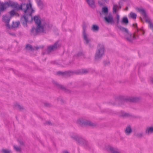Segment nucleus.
<instances>
[{
    "instance_id": "e433bc0d",
    "label": "nucleus",
    "mask_w": 153,
    "mask_h": 153,
    "mask_svg": "<svg viewBox=\"0 0 153 153\" xmlns=\"http://www.w3.org/2000/svg\"><path fill=\"white\" fill-rule=\"evenodd\" d=\"M109 63V62L108 61L104 62V64L105 65H108Z\"/></svg>"
},
{
    "instance_id": "37998d69",
    "label": "nucleus",
    "mask_w": 153,
    "mask_h": 153,
    "mask_svg": "<svg viewBox=\"0 0 153 153\" xmlns=\"http://www.w3.org/2000/svg\"><path fill=\"white\" fill-rule=\"evenodd\" d=\"M140 31H141L142 32V34H144V32L143 31H142V30H141Z\"/></svg>"
},
{
    "instance_id": "72a5a7b5",
    "label": "nucleus",
    "mask_w": 153,
    "mask_h": 153,
    "mask_svg": "<svg viewBox=\"0 0 153 153\" xmlns=\"http://www.w3.org/2000/svg\"><path fill=\"white\" fill-rule=\"evenodd\" d=\"M10 14L11 16H13L15 14V12L14 10H12L10 12Z\"/></svg>"
},
{
    "instance_id": "0eeeda50",
    "label": "nucleus",
    "mask_w": 153,
    "mask_h": 153,
    "mask_svg": "<svg viewBox=\"0 0 153 153\" xmlns=\"http://www.w3.org/2000/svg\"><path fill=\"white\" fill-rule=\"evenodd\" d=\"M59 46L58 42H57L54 45L49 46L47 49V51L48 53H49L52 51L55 50Z\"/></svg>"
},
{
    "instance_id": "2eb2a0df",
    "label": "nucleus",
    "mask_w": 153,
    "mask_h": 153,
    "mask_svg": "<svg viewBox=\"0 0 153 153\" xmlns=\"http://www.w3.org/2000/svg\"><path fill=\"white\" fill-rule=\"evenodd\" d=\"M132 131V129L130 126L126 127L125 130V132L127 135H129L131 133Z\"/></svg>"
},
{
    "instance_id": "58836bf2",
    "label": "nucleus",
    "mask_w": 153,
    "mask_h": 153,
    "mask_svg": "<svg viewBox=\"0 0 153 153\" xmlns=\"http://www.w3.org/2000/svg\"><path fill=\"white\" fill-rule=\"evenodd\" d=\"M18 141L20 142V144L22 145L23 144V142L22 141H19V140H18Z\"/></svg>"
},
{
    "instance_id": "aec40b11",
    "label": "nucleus",
    "mask_w": 153,
    "mask_h": 153,
    "mask_svg": "<svg viewBox=\"0 0 153 153\" xmlns=\"http://www.w3.org/2000/svg\"><path fill=\"white\" fill-rule=\"evenodd\" d=\"M58 87L59 88H60L61 89H63V90H64L66 92H67V93H70V91H69L68 89H66L63 86L61 85H58Z\"/></svg>"
},
{
    "instance_id": "4c0bfd02",
    "label": "nucleus",
    "mask_w": 153,
    "mask_h": 153,
    "mask_svg": "<svg viewBox=\"0 0 153 153\" xmlns=\"http://www.w3.org/2000/svg\"><path fill=\"white\" fill-rule=\"evenodd\" d=\"M102 0L106 3H108L109 1V0Z\"/></svg>"
},
{
    "instance_id": "b1692460",
    "label": "nucleus",
    "mask_w": 153,
    "mask_h": 153,
    "mask_svg": "<svg viewBox=\"0 0 153 153\" xmlns=\"http://www.w3.org/2000/svg\"><path fill=\"white\" fill-rule=\"evenodd\" d=\"M70 73H69V72H63L61 71H58L57 73V74L59 75H69V76L70 75V74H69Z\"/></svg>"
},
{
    "instance_id": "49530a36",
    "label": "nucleus",
    "mask_w": 153,
    "mask_h": 153,
    "mask_svg": "<svg viewBox=\"0 0 153 153\" xmlns=\"http://www.w3.org/2000/svg\"><path fill=\"white\" fill-rule=\"evenodd\" d=\"M136 27H137V24H136Z\"/></svg>"
},
{
    "instance_id": "393cba45",
    "label": "nucleus",
    "mask_w": 153,
    "mask_h": 153,
    "mask_svg": "<svg viewBox=\"0 0 153 153\" xmlns=\"http://www.w3.org/2000/svg\"><path fill=\"white\" fill-rule=\"evenodd\" d=\"M13 148L17 152H21V149L20 147L14 145L13 146Z\"/></svg>"
},
{
    "instance_id": "6e6552de",
    "label": "nucleus",
    "mask_w": 153,
    "mask_h": 153,
    "mask_svg": "<svg viewBox=\"0 0 153 153\" xmlns=\"http://www.w3.org/2000/svg\"><path fill=\"white\" fill-rule=\"evenodd\" d=\"M82 36L85 43L86 44H88L91 40L89 38L88 34H87L86 33L84 32L82 33Z\"/></svg>"
},
{
    "instance_id": "ea45409f",
    "label": "nucleus",
    "mask_w": 153,
    "mask_h": 153,
    "mask_svg": "<svg viewBox=\"0 0 153 153\" xmlns=\"http://www.w3.org/2000/svg\"><path fill=\"white\" fill-rule=\"evenodd\" d=\"M150 80H151V82H153V77H151L150 78Z\"/></svg>"
},
{
    "instance_id": "f8f14e48",
    "label": "nucleus",
    "mask_w": 153,
    "mask_h": 153,
    "mask_svg": "<svg viewBox=\"0 0 153 153\" xmlns=\"http://www.w3.org/2000/svg\"><path fill=\"white\" fill-rule=\"evenodd\" d=\"M117 27L120 30H121L123 33L124 34H125V35L126 34H128V31L127 28H124L118 25H117Z\"/></svg>"
},
{
    "instance_id": "a211bd4d",
    "label": "nucleus",
    "mask_w": 153,
    "mask_h": 153,
    "mask_svg": "<svg viewBox=\"0 0 153 153\" xmlns=\"http://www.w3.org/2000/svg\"><path fill=\"white\" fill-rule=\"evenodd\" d=\"M128 23V18L126 17H124L122 19L121 21V24H124L126 25Z\"/></svg>"
},
{
    "instance_id": "c9c22d12",
    "label": "nucleus",
    "mask_w": 153,
    "mask_h": 153,
    "mask_svg": "<svg viewBox=\"0 0 153 153\" xmlns=\"http://www.w3.org/2000/svg\"><path fill=\"white\" fill-rule=\"evenodd\" d=\"M98 3L100 6H102L103 5V3L100 1H98Z\"/></svg>"
},
{
    "instance_id": "ddd939ff",
    "label": "nucleus",
    "mask_w": 153,
    "mask_h": 153,
    "mask_svg": "<svg viewBox=\"0 0 153 153\" xmlns=\"http://www.w3.org/2000/svg\"><path fill=\"white\" fill-rule=\"evenodd\" d=\"M138 100V99L137 97H131L129 98L126 99L125 101L127 102L129 101L131 102H136Z\"/></svg>"
},
{
    "instance_id": "6ab92c4d",
    "label": "nucleus",
    "mask_w": 153,
    "mask_h": 153,
    "mask_svg": "<svg viewBox=\"0 0 153 153\" xmlns=\"http://www.w3.org/2000/svg\"><path fill=\"white\" fill-rule=\"evenodd\" d=\"M36 1L39 7L42 9L43 7V5L42 2L40 0H36Z\"/></svg>"
},
{
    "instance_id": "c03bdc74",
    "label": "nucleus",
    "mask_w": 153,
    "mask_h": 153,
    "mask_svg": "<svg viewBox=\"0 0 153 153\" xmlns=\"http://www.w3.org/2000/svg\"><path fill=\"white\" fill-rule=\"evenodd\" d=\"M64 153H69L67 151H65L64 152Z\"/></svg>"
},
{
    "instance_id": "20e7f679",
    "label": "nucleus",
    "mask_w": 153,
    "mask_h": 153,
    "mask_svg": "<svg viewBox=\"0 0 153 153\" xmlns=\"http://www.w3.org/2000/svg\"><path fill=\"white\" fill-rule=\"evenodd\" d=\"M77 123L80 125H83L93 126L94 124L91 121L85 120L82 118H80L78 119L77 121Z\"/></svg>"
},
{
    "instance_id": "dca6fc26",
    "label": "nucleus",
    "mask_w": 153,
    "mask_h": 153,
    "mask_svg": "<svg viewBox=\"0 0 153 153\" xmlns=\"http://www.w3.org/2000/svg\"><path fill=\"white\" fill-rule=\"evenodd\" d=\"M74 58L79 59L84 57V55L83 53L82 52H78L77 54L75 55L74 56Z\"/></svg>"
},
{
    "instance_id": "2f4dec72",
    "label": "nucleus",
    "mask_w": 153,
    "mask_h": 153,
    "mask_svg": "<svg viewBox=\"0 0 153 153\" xmlns=\"http://www.w3.org/2000/svg\"><path fill=\"white\" fill-rule=\"evenodd\" d=\"M143 133H139L136 134V136L138 137H141L143 136Z\"/></svg>"
},
{
    "instance_id": "7ed1b4c3",
    "label": "nucleus",
    "mask_w": 153,
    "mask_h": 153,
    "mask_svg": "<svg viewBox=\"0 0 153 153\" xmlns=\"http://www.w3.org/2000/svg\"><path fill=\"white\" fill-rule=\"evenodd\" d=\"M71 136V138L75 140L80 144L85 145L87 144V142L85 140L75 133L72 134Z\"/></svg>"
},
{
    "instance_id": "473e14b6",
    "label": "nucleus",
    "mask_w": 153,
    "mask_h": 153,
    "mask_svg": "<svg viewBox=\"0 0 153 153\" xmlns=\"http://www.w3.org/2000/svg\"><path fill=\"white\" fill-rule=\"evenodd\" d=\"M80 73L82 74H85L88 72V71L86 69H82Z\"/></svg>"
},
{
    "instance_id": "f3484780",
    "label": "nucleus",
    "mask_w": 153,
    "mask_h": 153,
    "mask_svg": "<svg viewBox=\"0 0 153 153\" xmlns=\"http://www.w3.org/2000/svg\"><path fill=\"white\" fill-rule=\"evenodd\" d=\"M99 30L98 26L96 25H93L91 27V30L94 32H97Z\"/></svg>"
},
{
    "instance_id": "a19ab883",
    "label": "nucleus",
    "mask_w": 153,
    "mask_h": 153,
    "mask_svg": "<svg viewBox=\"0 0 153 153\" xmlns=\"http://www.w3.org/2000/svg\"><path fill=\"white\" fill-rule=\"evenodd\" d=\"M47 123V124H48V125H51V123L49 122H48V123Z\"/></svg>"
},
{
    "instance_id": "4468645a",
    "label": "nucleus",
    "mask_w": 153,
    "mask_h": 153,
    "mask_svg": "<svg viewBox=\"0 0 153 153\" xmlns=\"http://www.w3.org/2000/svg\"><path fill=\"white\" fill-rule=\"evenodd\" d=\"M153 132V127H149L147 128L146 133L148 134H152Z\"/></svg>"
},
{
    "instance_id": "7c9ffc66",
    "label": "nucleus",
    "mask_w": 153,
    "mask_h": 153,
    "mask_svg": "<svg viewBox=\"0 0 153 153\" xmlns=\"http://www.w3.org/2000/svg\"><path fill=\"white\" fill-rule=\"evenodd\" d=\"M2 151L3 152V153H12L11 150H9L2 149Z\"/></svg>"
},
{
    "instance_id": "f704fd0d",
    "label": "nucleus",
    "mask_w": 153,
    "mask_h": 153,
    "mask_svg": "<svg viewBox=\"0 0 153 153\" xmlns=\"http://www.w3.org/2000/svg\"><path fill=\"white\" fill-rule=\"evenodd\" d=\"M117 25H118V23H119V19H120V16L118 15H117Z\"/></svg>"
},
{
    "instance_id": "5701e85b",
    "label": "nucleus",
    "mask_w": 153,
    "mask_h": 153,
    "mask_svg": "<svg viewBox=\"0 0 153 153\" xmlns=\"http://www.w3.org/2000/svg\"><path fill=\"white\" fill-rule=\"evenodd\" d=\"M129 17L135 19L137 17V14L133 12H131L129 15Z\"/></svg>"
},
{
    "instance_id": "4be33fe9",
    "label": "nucleus",
    "mask_w": 153,
    "mask_h": 153,
    "mask_svg": "<svg viewBox=\"0 0 153 153\" xmlns=\"http://www.w3.org/2000/svg\"><path fill=\"white\" fill-rule=\"evenodd\" d=\"M108 8L106 7H102V13L105 14V15L106 14H108Z\"/></svg>"
},
{
    "instance_id": "f03ea898",
    "label": "nucleus",
    "mask_w": 153,
    "mask_h": 153,
    "mask_svg": "<svg viewBox=\"0 0 153 153\" xmlns=\"http://www.w3.org/2000/svg\"><path fill=\"white\" fill-rule=\"evenodd\" d=\"M105 48L102 44H99L95 55V59L98 60L100 59L104 54Z\"/></svg>"
},
{
    "instance_id": "c756f323",
    "label": "nucleus",
    "mask_w": 153,
    "mask_h": 153,
    "mask_svg": "<svg viewBox=\"0 0 153 153\" xmlns=\"http://www.w3.org/2000/svg\"><path fill=\"white\" fill-rule=\"evenodd\" d=\"M26 48L27 49L30 50L31 51H32L33 50H34L35 49L34 48H32V46L31 45H26Z\"/></svg>"
},
{
    "instance_id": "9b49d317",
    "label": "nucleus",
    "mask_w": 153,
    "mask_h": 153,
    "mask_svg": "<svg viewBox=\"0 0 153 153\" xmlns=\"http://www.w3.org/2000/svg\"><path fill=\"white\" fill-rule=\"evenodd\" d=\"M89 6L93 8H94L96 5L94 0H86Z\"/></svg>"
},
{
    "instance_id": "cd10ccee",
    "label": "nucleus",
    "mask_w": 153,
    "mask_h": 153,
    "mask_svg": "<svg viewBox=\"0 0 153 153\" xmlns=\"http://www.w3.org/2000/svg\"><path fill=\"white\" fill-rule=\"evenodd\" d=\"M14 107L16 108L21 110L23 108L18 104L16 103L14 105Z\"/></svg>"
},
{
    "instance_id": "79ce46f5",
    "label": "nucleus",
    "mask_w": 153,
    "mask_h": 153,
    "mask_svg": "<svg viewBox=\"0 0 153 153\" xmlns=\"http://www.w3.org/2000/svg\"><path fill=\"white\" fill-rule=\"evenodd\" d=\"M9 34H10L11 35H12L13 36L15 35V34L13 33H9Z\"/></svg>"
},
{
    "instance_id": "a18cd8bd",
    "label": "nucleus",
    "mask_w": 153,
    "mask_h": 153,
    "mask_svg": "<svg viewBox=\"0 0 153 153\" xmlns=\"http://www.w3.org/2000/svg\"><path fill=\"white\" fill-rule=\"evenodd\" d=\"M35 48H36V50L37 49H38V48H36V47H35Z\"/></svg>"
},
{
    "instance_id": "39448f33",
    "label": "nucleus",
    "mask_w": 153,
    "mask_h": 153,
    "mask_svg": "<svg viewBox=\"0 0 153 153\" xmlns=\"http://www.w3.org/2000/svg\"><path fill=\"white\" fill-rule=\"evenodd\" d=\"M138 36L134 34H131L128 33L125 35V38L128 41L132 42L133 41L137 39Z\"/></svg>"
},
{
    "instance_id": "9d476101",
    "label": "nucleus",
    "mask_w": 153,
    "mask_h": 153,
    "mask_svg": "<svg viewBox=\"0 0 153 153\" xmlns=\"http://www.w3.org/2000/svg\"><path fill=\"white\" fill-rule=\"evenodd\" d=\"M106 149L107 151L111 153H120L118 149H115L110 146H108L106 147Z\"/></svg>"
},
{
    "instance_id": "a878e982",
    "label": "nucleus",
    "mask_w": 153,
    "mask_h": 153,
    "mask_svg": "<svg viewBox=\"0 0 153 153\" xmlns=\"http://www.w3.org/2000/svg\"><path fill=\"white\" fill-rule=\"evenodd\" d=\"M118 9V6L116 4H114L113 7V12L114 13H116Z\"/></svg>"
},
{
    "instance_id": "1a4fd4ad",
    "label": "nucleus",
    "mask_w": 153,
    "mask_h": 153,
    "mask_svg": "<svg viewBox=\"0 0 153 153\" xmlns=\"http://www.w3.org/2000/svg\"><path fill=\"white\" fill-rule=\"evenodd\" d=\"M10 19V17L9 16H3V21L6 23V26L7 28H10V27L9 22Z\"/></svg>"
},
{
    "instance_id": "423d86ee",
    "label": "nucleus",
    "mask_w": 153,
    "mask_h": 153,
    "mask_svg": "<svg viewBox=\"0 0 153 153\" xmlns=\"http://www.w3.org/2000/svg\"><path fill=\"white\" fill-rule=\"evenodd\" d=\"M104 19L105 22L108 23L112 24L114 23L113 17L111 13H109L107 14Z\"/></svg>"
},
{
    "instance_id": "f257e3e1",
    "label": "nucleus",
    "mask_w": 153,
    "mask_h": 153,
    "mask_svg": "<svg viewBox=\"0 0 153 153\" xmlns=\"http://www.w3.org/2000/svg\"><path fill=\"white\" fill-rule=\"evenodd\" d=\"M34 20L35 23L37 24V27L35 28L33 27L31 30L32 35H36L38 33L44 32L43 27L41 25V21L38 16H36L34 17Z\"/></svg>"
},
{
    "instance_id": "bb28decb",
    "label": "nucleus",
    "mask_w": 153,
    "mask_h": 153,
    "mask_svg": "<svg viewBox=\"0 0 153 153\" xmlns=\"http://www.w3.org/2000/svg\"><path fill=\"white\" fill-rule=\"evenodd\" d=\"M19 24L20 22H13L12 27L14 28L16 27L19 25Z\"/></svg>"
},
{
    "instance_id": "c85d7f7f",
    "label": "nucleus",
    "mask_w": 153,
    "mask_h": 153,
    "mask_svg": "<svg viewBox=\"0 0 153 153\" xmlns=\"http://www.w3.org/2000/svg\"><path fill=\"white\" fill-rule=\"evenodd\" d=\"M82 28H83L82 33L84 32L86 33L85 31L86 30V28H87V27L86 25L85 24H83L82 26Z\"/></svg>"
},
{
    "instance_id": "412c9836",
    "label": "nucleus",
    "mask_w": 153,
    "mask_h": 153,
    "mask_svg": "<svg viewBox=\"0 0 153 153\" xmlns=\"http://www.w3.org/2000/svg\"><path fill=\"white\" fill-rule=\"evenodd\" d=\"M120 115V116H122L124 117H128L129 116V114L123 111H121Z\"/></svg>"
}]
</instances>
